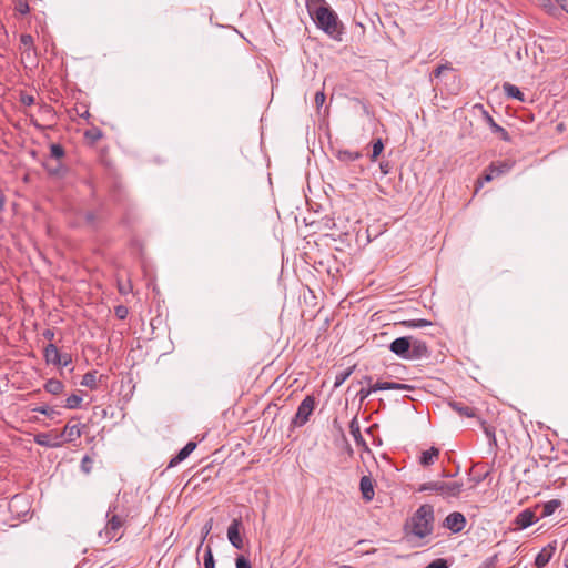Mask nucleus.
<instances>
[{
  "mask_svg": "<svg viewBox=\"0 0 568 568\" xmlns=\"http://www.w3.org/2000/svg\"><path fill=\"white\" fill-rule=\"evenodd\" d=\"M307 9L317 28L333 39H341L342 24L338 21L336 12L325 0H308Z\"/></svg>",
  "mask_w": 568,
  "mask_h": 568,
  "instance_id": "1",
  "label": "nucleus"
},
{
  "mask_svg": "<svg viewBox=\"0 0 568 568\" xmlns=\"http://www.w3.org/2000/svg\"><path fill=\"white\" fill-rule=\"evenodd\" d=\"M106 524L103 529L99 531V538L103 544L112 540H119L123 536V527L126 521L128 514L124 509H120L118 500L110 504L106 511Z\"/></svg>",
  "mask_w": 568,
  "mask_h": 568,
  "instance_id": "2",
  "label": "nucleus"
},
{
  "mask_svg": "<svg viewBox=\"0 0 568 568\" xmlns=\"http://www.w3.org/2000/svg\"><path fill=\"white\" fill-rule=\"evenodd\" d=\"M434 510L429 505H422L410 519V531L419 538L428 536L433 530Z\"/></svg>",
  "mask_w": 568,
  "mask_h": 568,
  "instance_id": "3",
  "label": "nucleus"
},
{
  "mask_svg": "<svg viewBox=\"0 0 568 568\" xmlns=\"http://www.w3.org/2000/svg\"><path fill=\"white\" fill-rule=\"evenodd\" d=\"M463 483L460 481H443L433 480L422 484L417 491H433L443 498L458 497L463 490Z\"/></svg>",
  "mask_w": 568,
  "mask_h": 568,
  "instance_id": "4",
  "label": "nucleus"
},
{
  "mask_svg": "<svg viewBox=\"0 0 568 568\" xmlns=\"http://www.w3.org/2000/svg\"><path fill=\"white\" fill-rule=\"evenodd\" d=\"M315 408V398L313 396H306L297 407V410L292 418L291 425L292 427H302L304 426L312 415Z\"/></svg>",
  "mask_w": 568,
  "mask_h": 568,
  "instance_id": "5",
  "label": "nucleus"
},
{
  "mask_svg": "<svg viewBox=\"0 0 568 568\" xmlns=\"http://www.w3.org/2000/svg\"><path fill=\"white\" fill-rule=\"evenodd\" d=\"M389 349L392 353L399 356L400 358L408 359V353L412 349L410 336H402L394 339L389 345Z\"/></svg>",
  "mask_w": 568,
  "mask_h": 568,
  "instance_id": "6",
  "label": "nucleus"
},
{
  "mask_svg": "<svg viewBox=\"0 0 568 568\" xmlns=\"http://www.w3.org/2000/svg\"><path fill=\"white\" fill-rule=\"evenodd\" d=\"M242 527L241 518H234L227 528V539L236 549H243L244 542L240 534Z\"/></svg>",
  "mask_w": 568,
  "mask_h": 568,
  "instance_id": "7",
  "label": "nucleus"
},
{
  "mask_svg": "<svg viewBox=\"0 0 568 568\" xmlns=\"http://www.w3.org/2000/svg\"><path fill=\"white\" fill-rule=\"evenodd\" d=\"M466 526V518L459 511L450 513L444 520V527L454 534L460 532Z\"/></svg>",
  "mask_w": 568,
  "mask_h": 568,
  "instance_id": "8",
  "label": "nucleus"
},
{
  "mask_svg": "<svg viewBox=\"0 0 568 568\" xmlns=\"http://www.w3.org/2000/svg\"><path fill=\"white\" fill-rule=\"evenodd\" d=\"M412 349L408 353V359H422L429 355L428 347L424 341L410 336Z\"/></svg>",
  "mask_w": 568,
  "mask_h": 568,
  "instance_id": "9",
  "label": "nucleus"
},
{
  "mask_svg": "<svg viewBox=\"0 0 568 568\" xmlns=\"http://www.w3.org/2000/svg\"><path fill=\"white\" fill-rule=\"evenodd\" d=\"M375 484L371 476L365 475L359 480V490L362 494V498L368 503L374 499L375 496Z\"/></svg>",
  "mask_w": 568,
  "mask_h": 568,
  "instance_id": "10",
  "label": "nucleus"
},
{
  "mask_svg": "<svg viewBox=\"0 0 568 568\" xmlns=\"http://www.w3.org/2000/svg\"><path fill=\"white\" fill-rule=\"evenodd\" d=\"M34 443L43 447H60L62 445L61 436L50 433H39L34 436Z\"/></svg>",
  "mask_w": 568,
  "mask_h": 568,
  "instance_id": "11",
  "label": "nucleus"
},
{
  "mask_svg": "<svg viewBox=\"0 0 568 568\" xmlns=\"http://www.w3.org/2000/svg\"><path fill=\"white\" fill-rule=\"evenodd\" d=\"M196 448L195 442H189L168 464V468H173L185 460Z\"/></svg>",
  "mask_w": 568,
  "mask_h": 568,
  "instance_id": "12",
  "label": "nucleus"
},
{
  "mask_svg": "<svg viewBox=\"0 0 568 568\" xmlns=\"http://www.w3.org/2000/svg\"><path fill=\"white\" fill-rule=\"evenodd\" d=\"M82 435L81 429L79 425H71L70 423L64 426V429L61 434H58L57 436H61L62 444L64 442L71 443L75 439L80 438Z\"/></svg>",
  "mask_w": 568,
  "mask_h": 568,
  "instance_id": "13",
  "label": "nucleus"
},
{
  "mask_svg": "<svg viewBox=\"0 0 568 568\" xmlns=\"http://www.w3.org/2000/svg\"><path fill=\"white\" fill-rule=\"evenodd\" d=\"M535 521H536V516L529 509H525L521 513H519L515 519V524L518 529H526L529 526H531Z\"/></svg>",
  "mask_w": 568,
  "mask_h": 568,
  "instance_id": "14",
  "label": "nucleus"
},
{
  "mask_svg": "<svg viewBox=\"0 0 568 568\" xmlns=\"http://www.w3.org/2000/svg\"><path fill=\"white\" fill-rule=\"evenodd\" d=\"M439 453V449L433 446L429 449L422 452L418 462L423 467H429L438 459Z\"/></svg>",
  "mask_w": 568,
  "mask_h": 568,
  "instance_id": "15",
  "label": "nucleus"
},
{
  "mask_svg": "<svg viewBox=\"0 0 568 568\" xmlns=\"http://www.w3.org/2000/svg\"><path fill=\"white\" fill-rule=\"evenodd\" d=\"M556 550L555 546L548 545L547 547H544L538 555L535 558V565L538 568L545 567L551 559L554 552Z\"/></svg>",
  "mask_w": 568,
  "mask_h": 568,
  "instance_id": "16",
  "label": "nucleus"
},
{
  "mask_svg": "<svg viewBox=\"0 0 568 568\" xmlns=\"http://www.w3.org/2000/svg\"><path fill=\"white\" fill-rule=\"evenodd\" d=\"M484 115H485L487 124L489 125V128L491 129V131L494 133L498 134L500 136V139L504 141H510L509 133L503 126L497 124L495 122V120L493 119V116H490L486 111H484Z\"/></svg>",
  "mask_w": 568,
  "mask_h": 568,
  "instance_id": "17",
  "label": "nucleus"
},
{
  "mask_svg": "<svg viewBox=\"0 0 568 568\" xmlns=\"http://www.w3.org/2000/svg\"><path fill=\"white\" fill-rule=\"evenodd\" d=\"M44 358L47 363L58 365L61 362L62 356L58 349V347L50 343L44 347Z\"/></svg>",
  "mask_w": 568,
  "mask_h": 568,
  "instance_id": "18",
  "label": "nucleus"
},
{
  "mask_svg": "<svg viewBox=\"0 0 568 568\" xmlns=\"http://www.w3.org/2000/svg\"><path fill=\"white\" fill-rule=\"evenodd\" d=\"M376 388L379 390H412L414 387L408 384H402L396 382H377Z\"/></svg>",
  "mask_w": 568,
  "mask_h": 568,
  "instance_id": "19",
  "label": "nucleus"
},
{
  "mask_svg": "<svg viewBox=\"0 0 568 568\" xmlns=\"http://www.w3.org/2000/svg\"><path fill=\"white\" fill-rule=\"evenodd\" d=\"M514 166L513 162L509 161H501V162H494L488 166V170L495 174V176H499L503 174L508 173Z\"/></svg>",
  "mask_w": 568,
  "mask_h": 568,
  "instance_id": "20",
  "label": "nucleus"
},
{
  "mask_svg": "<svg viewBox=\"0 0 568 568\" xmlns=\"http://www.w3.org/2000/svg\"><path fill=\"white\" fill-rule=\"evenodd\" d=\"M480 427L488 439L489 447H497L496 430L495 427L487 424L485 420L479 419Z\"/></svg>",
  "mask_w": 568,
  "mask_h": 568,
  "instance_id": "21",
  "label": "nucleus"
},
{
  "mask_svg": "<svg viewBox=\"0 0 568 568\" xmlns=\"http://www.w3.org/2000/svg\"><path fill=\"white\" fill-rule=\"evenodd\" d=\"M503 90H504V93L508 97V98H511V99H516L520 102H525V95L524 93L519 90L518 87H516L515 84H511L509 82H505L503 84Z\"/></svg>",
  "mask_w": 568,
  "mask_h": 568,
  "instance_id": "22",
  "label": "nucleus"
},
{
  "mask_svg": "<svg viewBox=\"0 0 568 568\" xmlns=\"http://www.w3.org/2000/svg\"><path fill=\"white\" fill-rule=\"evenodd\" d=\"M449 406L462 416L475 417V408L465 406L459 402H450Z\"/></svg>",
  "mask_w": 568,
  "mask_h": 568,
  "instance_id": "23",
  "label": "nucleus"
},
{
  "mask_svg": "<svg viewBox=\"0 0 568 568\" xmlns=\"http://www.w3.org/2000/svg\"><path fill=\"white\" fill-rule=\"evenodd\" d=\"M63 388H64L63 383L55 378H51V379L47 381L44 384L45 392H48L52 395H58V394L62 393Z\"/></svg>",
  "mask_w": 568,
  "mask_h": 568,
  "instance_id": "24",
  "label": "nucleus"
},
{
  "mask_svg": "<svg viewBox=\"0 0 568 568\" xmlns=\"http://www.w3.org/2000/svg\"><path fill=\"white\" fill-rule=\"evenodd\" d=\"M362 156L359 152L349 151V150H341L337 152V159L342 162L349 163L358 160Z\"/></svg>",
  "mask_w": 568,
  "mask_h": 568,
  "instance_id": "25",
  "label": "nucleus"
},
{
  "mask_svg": "<svg viewBox=\"0 0 568 568\" xmlns=\"http://www.w3.org/2000/svg\"><path fill=\"white\" fill-rule=\"evenodd\" d=\"M81 385L89 387L91 389H97L98 388L97 372L92 371V372L85 373L82 377Z\"/></svg>",
  "mask_w": 568,
  "mask_h": 568,
  "instance_id": "26",
  "label": "nucleus"
},
{
  "mask_svg": "<svg viewBox=\"0 0 568 568\" xmlns=\"http://www.w3.org/2000/svg\"><path fill=\"white\" fill-rule=\"evenodd\" d=\"M349 432H351L352 436L354 437V440L356 442L357 445H359V444L365 445V442H364L363 436L361 434L359 424H358L356 418H354L349 423Z\"/></svg>",
  "mask_w": 568,
  "mask_h": 568,
  "instance_id": "27",
  "label": "nucleus"
},
{
  "mask_svg": "<svg viewBox=\"0 0 568 568\" xmlns=\"http://www.w3.org/2000/svg\"><path fill=\"white\" fill-rule=\"evenodd\" d=\"M355 366L341 371L335 376L334 387H339L354 372Z\"/></svg>",
  "mask_w": 568,
  "mask_h": 568,
  "instance_id": "28",
  "label": "nucleus"
},
{
  "mask_svg": "<svg viewBox=\"0 0 568 568\" xmlns=\"http://www.w3.org/2000/svg\"><path fill=\"white\" fill-rule=\"evenodd\" d=\"M559 506H560V501L557 499H551V500L547 501L542 507L541 516L548 517V516L552 515Z\"/></svg>",
  "mask_w": 568,
  "mask_h": 568,
  "instance_id": "29",
  "label": "nucleus"
},
{
  "mask_svg": "<svg viewBox=\"0 0 568 568\" xmlns=\"http://www.w3.org/2000/svg\"><path fill=\"white\" fill-rule=\"evenodd\" d=\"M20 44L24 48V52L34 50V40L31 34L23 33L20 36Z\"/></svg>",
  "mask_w": 568,
  "mask_h": 568,
  "instance_id": "30",
  "label": "nucleus"
},
{
  "mask_svg": "<svg viewBox=\"0 0 568 568\" xmlns=\"http://www.w3.org/2000/svg\"><path fill=\"white\" fill-rule=\"evenodd\" d=\"M64 153L65 152H64V149L62 148V145H60L58 143H52L50 145V156H51V159L60 161L64 156Z\"/></svg>",
  "mask_w": 568,
  "mask_h": 568,
  "instance_id": "31",
  "label": "nucleus"
},
{
  "mask_svg": "<svg viewBox=\"0 0 568 568\" xmlns=\"http://www.w3.org/2000/svg\"><path fill=\"white\" fill-rule=\"evenodd\" d=\"M81 403H82V397L77 394H72L65 399L64 407H67L69 409H75L80 406Z\"/></svg>",
  "mask_w": 568,
  "mask_h": 568,
  "instance_id": "32",
  "label": "nucleus"
},
{
  "mask_svg": "<svg viewBox=\"0 0 568 568\" xmlns=\"http://www.w3.org/2000/svg\"><path fill=\"white\" fill-rule=\"evenodd\" d=\"M404 325L408 328H422L432 325V323L427 320L419 318L406 321L404 322Z\"/></svg>",
  "mask_w": 568,
  "mask_h": 568,
  "instance_id": "33",
  "label": "nucleus"
},
{
  "mask_svg": "<svg viewBox=\"0 0 568 568\" xmlns=\"http://www.w3.org/2000/svg\"><path fill=\"white\" fill-rule=\"evenodd\" d=\"M377 390H379V389L376 388V384H374L373 386H371L368 388H361L357 392L356 397L358 398L359 403L362 404L372 393L377 392Z\"/></svg>",
  "mask_w": 568,
  "mask_h": 568,
  "instance_id": "34",
  "label": "nucleus"
},
{
  "mask_svg": "<svg viewBox=\"0 0 568 568\" xmlns=\"http://www.w3.org/2000/svg\"><path fill=\"white\" fill-rule=\"evenodd\" d=\"M33 410L37 413H40L42 415H45L50 418H53L55 415L59 414V412L57 409H54L53 407H50L48 405L38 406Z\"/></svg>",
  "mask_w": 568,
  "mask_h": 568,
  "instance_id": "35",
  "label": "nucleus"
},
{
  "mask_svg": "<svg viewBox=\"0 0 568 568\" xmlns=\"http://www.w3.org/2000/svg\"><path fill=\"white\" fill-rule=\"evenodd\" d=\"M204 568H215V561L211 546H206L204 554Z\"/></svg>",
  "mask_w": 568,
  "mask_h": 568,
  "instance_id": "36",
  "label": "nucleus"
},
{
  "mask_svg": "<svg viewBox=\"0 0 568 568\" xmlns=\"http://www.w3.org/2000/svg\"><path fill=\"white\" fill-rule=\"evenodd\" d=\"M383 150H384L383 141H382V139H377L373 143L371 160L375 161L379 156V154L383 152Z\"/></svg>",
  "mask_w": 568,
  "mask_h": 568,
  "instance_id": "37",
  "label": "nucleus"
},
{
  "mask_svg": "<svg viewBox=\"0 0 568 568\" xmlns=\"http://www.w3.org/2000/svg\"><path fill=\"white\" fill-rule=\"evenodd\" d=\"M44 168L50 175H60L63 171V166L60 163V161H58L54 165H51L49 162H45Z\"/></svg>",
  "mask_w": 568,
  "mask_h": 568,
  "instance_id": "38",
  "label": "nucleus"
},
{
  "mask_svg": "<svg viewBox=\"0 0 568 568\" xmlns=\"http://www.w3.org/2000/svg\"><path fill=\"white\" fill-rule=\"evenodd\" d=\"M85 138L90 139L91 141L95 142L102 138V131L98 128L90 129L85 131L84 133Z\"/></svg>",
  "mask_w": 568,
  "mask_h": 568,
  "instance_id": "39",
  "label": "nucleus"
},
{
  "mask_svg": "<svg viewBox=\"0 0 568 568\" xmlns=\"http://www.w3.org/2000/svg\"><path fill=\"white\" fill-rule=\"evenodd\" d=\"M498 562V555L495 554L488 557L478 568H496Z\"/></svg>",
  "mask_w": 568,
  "mask_h": 568,
  "instance_id": "40",
  "label": "nucleus"
},
{
  "mask_svg": "<svg viewBox=\"0 0 568 568\" xmlns=\"http://www.w3.org/2000/svg\"><path fill=\"white\" fill-rule=\"evenodd\" d=\"M426 568H448V564L446 559L438 558L429 562Z\"/></svg>",
  "mask_w": 568,
  "mask_h": 568,
  "instance_id": "41",
  "label": "nucleus"
},
{
  "mask_svg": "<svg viewBox=\"0 0 568 568\" xmlns=\"http://www.w3.org/2000/svg\"><path fill=\"white\" fill-rule=\"evenodd\" d=\"M81 469L83 473L89 474L92 469V459L89 456H84L81 460Z\"/></svg>",
  "mask_w": 568,
  "mask_h": 568,
  "instance_id": "42",
  "label": "nucleus"
},
{
  "mask_svg": "<svg viewBox=\"0 0 568 568\" xmlns=\"http://www.w3.org/2000/svg\"><path fill=\"white\" fill-rule=\"evenodd\" d=\"M16 10L20 13V14H27L29 13L30 11V7L28 4L27 1H23V0H20L17 2L16 4Z\"/></svg>",
  "mask_w": 568,
  "mask_h": 568,
  "instance_id": "43",
  "label": "nucleus"
},
{
  "mask_svg": "<svg viewBox=\"0 0 568 568\" xmlns=\"http://www.w3.org/2000/svg\"><path fill=\"white\" fill-rule=\"evenodd\" d=\"M452 64L450 63H445V64H440L438 65L434 71H433V75L435 78H439L442 75V73L446 70H452Z\"/></svg>",
  "mask_w": 568,
  "mask_h": 568,
  "instance_id": "44",
  "label": "nucleus"
},
{
  "mask_svg": "<svg viewBox=\"0 0 568 568\" xmlns=\"http://www.w3.org/2000/svg\"><path fill=\"white\" fill-rule=\"evenodd\" d=\"M235 564L236 568H252L251 562L244 556H239Z\"/></svg>",
  "mask_w": 568,
  "mask_h": 568,
  "instance_id": "45",
  "label": "nucleus"
},
{
  "mask_svg": "<svg viewBox=\"0 0 568 568\" xmlns=\"http://www.w3.org/2000/svg\"><path fill=\"white\" fill-rule=\"evenodd\" d=\"M128 313H129L128 308L123 305H119L115 307V315L120 320H124L128 316Z\"/></svg>",
  "mask_w": 568,
  "mask_h": 568,
  "instance_id": "46",
  "label": "nucleus"
},
{
  "mask_svg": "<svg viewBox=\"0 0 568 568\" xmlns=\"http://www.w3.org/2000/svg\"><path fill=\"white\" fill-rule=\"evenodd\" d=\"M325 99H326V97H325V93L323 91L316 92V94H315V104H316V106L321 108L324 104Z\"/></svg>",
  "mask_w": 568,
  "mask_h": 568,
  "instance_id": "47",
  "label": "nucleus"
},
{
  "mask_svg": "<svg viewBox=\"0 0 568 568\" xmlns=\"http://www.w3.org/2000/svg\"><path fill=\"white\" fill-rule=\"evenodd\" d=\"M212 526H213V519H209L205 525L203 526L202 528V532H203V540L206 538V536L210 534L211 529H212Z\"/></svg>",
  "mask_w": 568,
  "mask_h": 568,
  "instance_id": "48",
  "label": "nucleus"
},
{
  "mask_svg": "<svg viewBox=\"0 0 568 568\" xmlns=\"http://www.w3.org/2000/svg\"><path fill=\"white\" fill-rule=\"evenodd\" d=\"M21 102L26 105H31L34 103V98L32 95H29V94H23L21 97Z\"/></svg>",
  "mask_w": 568,
  "mask_h": 568,
  "instance_id": "49",
  "label": "nucleus"
},
{
  "mask_svg": "<svg viewBox=\"0 0 568 568\" xmlns=\"http://www.w3.org/2000/svg\"><path fill=\"white\" fill-rule=\"evenodd\" d=\"M495 178V174L491 173L488 169L486 174L483 176V181H479V186L483 185V182H490Z\"/></svg>",
  "mask_w": 568,
  "mask_h": 568,
  "instance_id": "50",
  "label": "nucleus"
},
{
  "mask_svg": "<svg viewBox=\"0 0 568 568\" xmlns=\"http://www.w3.org/2000/svg\"><path fill=\"white\" fill-rule=\"evenodd\" d=\"M61 356H62V359L60 363H58V365L68 366L72 361L71 356L69 354H61Z\"/></svg>",
  "mask_w": 568,
  "mask_h": 568,
  "instance_id": "51",
  "label": "nucleus"
},
{
  "mask_svg": "<svg viewBox=\"0 0 568 568\" xmlns=\"http://www.w3.org/2000/svg\"><path fill=\"white\" fill-rule=\"evenodd\" d=\"M42 336L48 341H52L54 338V332L53 329L48 328L42 333Z\"/></svg>",
  "mask_w": 568,
  "mask_h": 568,
  "instance_id": "52",
  "label": "nucleus"
},
{
  "mask_svg": "<svg viewBox=\"0 0 568 568\" xmlns=\"http://www.w3.org/2000/svg\"><path fill=\"white\" fill-rule=\"evenodd\" d=\"M379 168H381V170H382V172L384 174H388L389 173V164L387 162L386 163L382 162L379 164Z\"/></svg>",
  "mask_w": 568,
  "mask_h": 568,
  "instance_id": "53",
  "label": "nucleus"
},
{
  "mask_svg": "<svg viewBox=\"0 0 568 568\" xmlns=\"http://www.w3.org/2000/svg\"><path fill=\"white\" fill-rule=\"evenodd\" d=\"M556 1L561 7V9H564L565 11L568 12V0H556Z\"/></svg>",
  "mask_w": 568,
  "mask_h": 568,
  "instance_id": "54",
  "label": "nucleus"
},
{
  "mask_svg": "<svg viewBox=\"0 0 568 568\" xmlns=\"http://www.w3.org/2000/svg\"><path fill=\"white\" fill-rule=\"evenodd\" d=\"M4 203H6L4 196L2 194H0V212L3 211Z\"/></svg>",
  "mask_w": 568,
  "mask_h": 568,
  "instance_id": "55",
  "label": "nucleus"
},
{
  "mask_svg": "<svg viewBox=\"0 0 568 568\" xmlns=\"http://www.w3.org/2000/svg\"><path fill=\"white\" fill-rule=\"evenodd\" d=\"M85 219H87V221H88V222H93V220H94V215H93V213H88V214L85 215Z\"/></svg>",
  "mask_w": 568,
  "mask_h": 568,
  "instance_id": "56",
  "label": "nucleus"
},
{
  "mask_svg": "<svg viewBox=\"0 0 568 568\" xmlns=\"http://www.w3.org/2000/svg\"><path fill=\"white\" fill-rule=\"evenodd\" d=\"M363 382H366V383H368V384H369V383L372 382V377H371V376H368V375H367V376H364Z\"/></svg>",
  "mask_w": 568,
  "mask_h": 568,
  "instance_id": "57",
  "label": "nucleus"
},
{
  "mask_svg": "<svg viewBox=\"0 0 568 568\" xmlns=\"http://www.w3.org/2000/svg\"><path fill=\"white\" fill-rule=\"evenodd\" d=\"M442 476H443V477H449L450 475H449V474H447L446 471H443V473H442Z\"/></svg>",
  "mask_w": 568,
  "mask_h": 568,
  "instance_id": "58",
  "label": "nucleus"
},
{
  "mask_svg": "<svg viewBox=\"0 0 568 568\" xmlns=\"http://www.w3.org/2000/svg\"><path fill=\"white\" fill-rule=\"evenodd\" d=\"M204 540L202 539L200 546H197V549H201V546L203 545Z\"/></svg>",
  "mask_w": 568,
  "mask_h": 568,
  "instance_id": "59",
  "label": "nucleus"
},
{
  "mask_svg": "<svg viewBox=\"0 0 568 568\" xmlns=\"http://www.w3.org/2000/svg\"><path fill=\"white\" fill-rule=\"evenodd\" d=\"M565 566L568 568V564L566 562Z\"/></svg>",
  "mask_w": 568,
  "mask_h": 568,
  "instance_id": "60",
  "label": "nucleus"
}]
</instances>
